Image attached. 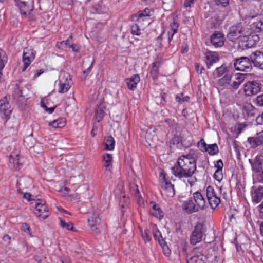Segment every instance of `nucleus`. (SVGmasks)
<instances>
[{"label":"nucleus","instance_id":"obj_1","mask_svg":"<svg viewBox=\"0 0 263 263\" xmlns=\"http://www.w3.org/2000/svg\"><path fill=\"white\" fill-rule=\"evenodd\" d=\"M195 159L191 154L181 156L177 163L172 167L173 174L177 177L189 178L192 177L196 171Z\"/></svg>","mask_w":263,"mask_h":263},{"label":"nucleus","instance_id":"obj_2","mask_svg":"<svg viewBox=\"0 0 263 263\" xmlns=\"http://www.w3.org/2000/svg\"><path fill=\"white\" fill-rule=\"evenodd\" d=\"M252 169L255 173H258L257 180L263 182V154L257 155L254 160H249Z\"/></svg>","mask_w":263,"mask_h":263},{"label":"nucleus","instance_id":"obj_3","mask_svg":"<svg viewBox=\"0 0 263 263\" xmlns=\"http://www.w3.org/2000/svg\"><path fill=\"white\" fill-rule=\"evenodd\" d=\"M250 57H241L234 60V66L237 71L249 72L252 68Z\"/></svg>","mask_w":263,"mask_h":263},{"label":"nucleus","instance_id":"obj_4","mask_svg":"<svg viewBox=\"0 0 263 263\" xmlns=\"http://www.w3.org/2000/svg\"><path fill=\"white\" fill-rule=\"evenodd\" d=\"M206 227L201 223L197 224L195 227L194 230L192 232L191 236L190 241L192 245H195L200 242L203 233L206 231Z\"/></svg>","mask_w":263,"mask_h":263},{"label":"nucleus","instance_id":"obj_5","mask_svg":"<svg viewBox=\"0 0 263 263\" xmlns=\"http://www.w3.org/2000/svg\"><path fill=\"white\" fill-rule=\"evenodd\" d=\"M247 28L244 27L241 23L232 26L229 28L227 37L229 40L233 41L241 36Z\"/></svg>","mask_w":263,"mask_h":263},{"label":"nucleus","instance_id":"obj_6","mask_svg":"<svg viewBox=\"0 0 263 263\" xmlns=\"http://www.w3.org/2000/svg\"><path fill=\"white\" fill-rule=\"evenodd\" d=\"M206 197L211 208L215 209L220 203V198L217 196L214 189L209 186L206 189Z\"/></svg>","mask_w":263,"mask_h":263},{"label":"nucleus","instance_id":"obj_7","mask_svg":"<svg viewBox=\"0 0 263 263\" xmlns=\"http://www.w3.org/2000/svg\"><path fill=\"white\" fill-rule=\"evenodd\" d=\"M34 51L29 48L24 49L23 54V62L24 66L22 69V71L24 72L29 66L31 62L33 61L35 58Z\"/></svg>","mask_w":263,"mask_h":263},{"label":"nucleus","instance_id":"obj_8","mask_svg":"<svg viewBox=\"0 0 263 263\" xmlns=\"http://www.w3.org/2000/svg\"><path fill=\"white\" fill-rule=\"evenodd\" d=\"M261 85L256 81H249L244 86V92L246 96H251L260 91Z\"/></svg>","mask_w":263,"mask_h":263},{"label":"nucleus","instance_id":"obj_9","mask_svg":"<svg viewBox=\"0 0 263 263\" xmlns=\"http://www.w3.org/2000/svg\"><path fill=\"white\" fill-rule=\"evenodd\" d=\"M19 157L20 152L18 150L13 151L9 156V166L15 171L20 170L22 166Z\"/></svg>","mask_w":263,"mask_h":263},{"label":"nucleus","instance_id":"obj_10","mask_svg":"<svg viewBox=\"0 0 263 263\" xmlns=\"http://www.w3.org/2000/svg\"><path fill=\"white\" fill-rule=\"evenodd\" d=\"M35 214L38 217L45 220L49 216V212L47 206L43 202H37L35 204Z\"/></svg>","mask_w":263,"mask_h":263},{"label":"nucleus","instance_id":"obj_11","mask_svg":"<svg viewBox=\"0 0 263 263\" xmlns=\"http://www.w3.org/2000/svg\"><path fill=\"white\" fill-rule=\"evenodd\" d=\"M161 175L163 176L161 187L164 190V193L167 197H173L175 195L174 185L166 180L165 174L162 173Z\"/></svg>","mask_w":263,"mask_h":263},{"label":"nucleus","instance_id":"obj_12","mask_svg":"<svg viewBox=\"0 0 263 263\" xmlns=\"http://www.w3.org/2000/svg\"><path fill=\"white\" fill-rule=\"evenodd\" d=\"M250 59L254 66L263 69V53L256 51L250 55Z\"/></svg>","mask_w":263,"mask_h":263},{"label":"nucleus","instance_id":"obj_13","mask_svg":"<svg viewBox=\"0 0 263 263\" xmlns=\"http://www.w3.org/2000/svg\"><path fill=\"white\" fill-rule=\"evenodd\" d=\"M245 79V75L241 73L236 74L235 77L233 79L231 77V82L230 83L229 88L233 90L237 89L240 85L243 82Z\"/></svg>","mask_w":263,"mask_h":263},{"label":"nucleus","instance_id":"obj_14","mask_svg":"<svg viewBox=\"0 0 263 263\" xmlns=\"http://www.w3.org/2000/svg\"><path fill=\"white\" fill-rule=\"evenodd\" d=\"M248 141L253 148L263 144V131L257 134L254 137H249Z\"/></svg>","mask_w":263,"mask_h":263},{"label":"nucleus","instance_id":"obj_15","mask_svg":"<svg viewBox=\"0 0 263 263\" xmlns=\"http://www.w3.org/2000/svg\"><path fill=\"white\" fill-rule=\"evenodd\" d=\"M131 20L133 22H137L141 27H145L151 24L149 18L143 17L140 14H135L132 16Z\"/></svg>","mask_w":263,"mask_h":263},{"label":"nucleus","instance_id":"obj_16","mask_svg":"<svg viewBox=\"0 0 263 263\" xmlns=\"http://www.w3.org/2000/svg\"><path fill=\"white\" fill-rule=\"evenodd\" d=\"M193 198L195 202V205L199 211L203 210L205 206V200L203 195L199 192H196L193 194Z\"/></svg>","mask_w":263,"mask_h":263},{"label":"nucleus","instance_id":"obj_17","mask_svg":"<svg viewBox=\"0 0 263 263\" xmlns=\"http://www.w3.org/2000/svg\"><path fill=\"white\" fill-rule=\"evenodd\" d=\"M211 42L215 47H221L224 44V38L222 33H214L211 37Z\"/></svg>","mask_w":263,"mask_h":263},{"label":"nucleus","instance_id":"obj_18","mask_svg":"<svg viewBox=\"0 0 263 263\" xmlns=\"http://www.w3.org/2000/svg\"><path fill=\"white\" fill-rule=\"evenodd\" d=\"M183 211L187 213H192L198 212L199 210L197 208L195 204L192 200L189 199L184 202L182 205Z\"/></svg>","mask_w":263,"mask_h":263},{"label":"nucleus","instance_id":"obj_19","mask_svg":"<svg viewBox=\"0 0 263 263\" xmlns=\"http://www.w3.org/2000/svg\"><path fill=\"white\" fill-rule=\"evenodd\" d=\"M103 160L105 162L104 166L105 167V173L107 175L110 176L111 173V168L112 167V157L109 154H106L103 156Z\"/></svg>","mask_w":263,"mask_h":263},{"label":"nucleus","instance_id":"obj_20","mask_svg":"<svg viewBox=\"0 0 263 263\" xmlns=\"http://www.w3.org/2000/svg\"><path fill=\"white\" fill-rule=\"evenodd\" d=\"M146 141L150 146H155L154 142L157 140L156 134L154 129L147 130L145 135Z\"/></svg>","mask_w":263,"mask_h":263},{"label":"nucleus","instance_id":"obj_21","mask_svg":"<svg viewBox=\"0 0 263 263\" xmlns=\"http://www.w3.org/2000/svg\"><path fill=\"white\" fill-rule=\"evenodd\" d=\"M230 82H231V74H226L218 79L217 85L220 87L228 88Z\"/></svg>","mask_w":263,"mask_h":263},{"label":"nucleus","instance_id":"obj_22","mask_svg":"<svg viewBox=\"0 0 263 263\" xmlns=\"http://www.w3.org/2000/svg\"><path fill=\"white\" fill-rule=\"evenodd\" d=\"M205 55L206 59V62L208 68H209L210 66L214 63L217 62L219 60L218 54L216 52L207 51Z\"/></svg>","mask_w":263,"mask_h":263},{"label":"nucleus","instance_id":"obj_23","mask_svg":"<svg viewBox=\"0 0 263 263\" xmlns=\"http://www.w3.org/2000/svg\"><path fill=\"white\" fill-rule=\"evenodd\" d=\"M60 192L62 193L63 196H69L74 199H79L81 194V190L80 189H77L76 192L72 194H70V189L66 187H62Z\"/></svg>","mask_w":263,"mask_h":263},{"label":"nucleus","instance_id":"obj_24","mask_svg":"<svg viewBox=\"0 0 263 263\" xmlns=\"http://www.w3.org/2000/svg\"><path fill=\"white\" fill-rule=\"evenodd\" d=\"M100 221L101 219L99 217V215L97 213H94L92 216L88 219V224L93 231L98 229L97 226L99 224Z\"/></svg>","mask_w":263,"mask_h":263},{"label":"nucleus","instance_id":"obj_25","mask_svg":"<svg viewBox=\"0 0 263 263\" xmlns=\"http://www.w3.org/2000/svg\"><path fill=\"white\" fill-rule=\"evenodd\" d=\"M140 81V77L138 74H135L130 79H126V82L128 87L130 90H134L137 86L138 83Z\"/></svg>","mask_w":263,"mask_h":263},{"label":"nucleus","instance_id":"obj_26","mask_svg":"<svg viewBox=\"0 0 263 263\" xmlns=\"http://www.w3.org/2000/svg\"><path fill=\"white\" fill-rule=\"evenodd\" d=\"M252 201L256 203L259 202L263 198V186H259L252 194Z\"/></svg>","mask_w":263,"mask_h":263},{"label":"nucleus","instance_id":"obj_27","mask_svg":"<svg viewBox=\"0 0 263 263\" xmlns=\"http://www.w3.org/2000/svg\"><path fill=\"white\" fill-rule=\"evenodd\" d=\"M105 107L103 104H100L96 109L95 111V120L98 122H100L104 117Z\"/></svg>","mask_w":263,"mask_h":263},{"label":"nucleus","instance_id":"obj_28","mask_svg":"<svg viewBox=\"0 0 263 263\" xmlns=\"http://www.w3.org/2000/svg\"><path fill=\"white\" fill-rule=\"evenodd\" d=\"M187 263H207V258L203 255L194 256L187 260Z\"/></svg>","mask_w":263,"mask_h":263},{"label":"nucleus","instance_id":"obj_29","mask_svg":"<svg viewBox=\"0 0 263 263\" xmlns=\"http://www.w3.org/2000/svg\"><path fill=\"white\" fill-rule=\"evenodd\" d=\"M7 62V57L5 52L0 48V82H1V77L2 75V70L5 67Z\"/></svg>","mask_w":263,"mask_h":263},{"label":"nucleus","instance_id":"obj_30","mask_svg":"<svg viewBox=\"0 0 263 263\" xmlns=\"http://www.w3.org/2000/svg\"><path fill=\"white\" fill-rule=\"evenodd\" d=\"M18 6L21 13L25 16L30 15L31 12L33 10L32 8H28L26 6V3L24 2H21L18 4Z\"/></svg>","mask_w":263,"mask_h":263},{"label":"nucleus","instance_id":"obj_31","mask_svg":"<svg viewBox=\"0 0 263 263\" xmlns=\"http://www.w3.org/2000/svg\"><path fill=\"white\" fill-rule=\"evenodd\" d=\"M9 105L8 103H4L0 105V112L6 117H8L11 114Z\"/></svg>","mask_w":263,"mask_h":263},{"label":"nucleus","instance_id":"obj_32","mask_svg":"<svg viewBox=\"0 0 263 263\" xmlns=\"http://www.w3.org/2000/svg\"><path fill=\"white\" fill-rule=\"evenodd\" d=\"M48 125L53 128H62L65 126V121L63 119H59L49 122Z\"/></svg>","mask_w":263,"mask_h":263},{"label":"nucleus","instance_id":"obj_33","mask_svg":"<svg viewBox=\"0 0 263 263\" xmlns=\"http://www.w3.org/2000/svg\"><path fill=\"white\" fill-rule=\"evenodd\" d=\"M59 219L60 221V226L63 228H66L68 230L75 231L73 224L71 222H66L65 219L61 217L59 218Z\"/></svg>","mask_w":263,"mask_h":263},{"label":"nucleus","instance_id":"obj_34","mask_svg":"<svg viewBox=\"0 0 263 263\" xmlns=\"http://www.w3.org/2000/svg\"><path fill=\"white\" fill-rule=\"evenodd\" d=\"M204 151L208 152L210 155H215L218 154L219 149L216 144H213L208 145Z\"/></svg>","mask_w":263,"mask_h":263},{"label":"nucleus","instance_id":"obj_35","mask_svg":"<svg viewBox=\"0 0 263 263\" xmlns=\"http://www.w3.org/2000/svg\"><path fill=\"white\" fill-rule=\"evenodd\" d=\"M115 140L111 136L107 137L105 145V149L108 150H112L114 148L115 146Z\"/></svg>","mask_w":263,"mask_h":263},{"label":"nucleus","instance_id":"obj_36","mask_svg":"<svg viewBox=\"0 0 263 263\" xmlns=\"http://www.w3.org/2000/svg\"><path fill=\"white\" fill-rule=\"evenodd\" d=\"M70 87V86L68 84L62 83L61 80H59V93H62L66 92L69 89Z\"/></svg>","mask_w":263,"mask_h":263},{"label":"nucleus","instance_id":"obj_37","mask_svg":"<svg viewBox=\"0 0 263 263\" xmlns=\"http://www.w3.org/2000/svg\"><path fill=\"white\" fill-rule=\"evenodd\" d=\"M129 189L132 195L137 197H140L139 189L137 184L135 183L130 184Z\"/></svg>","mask_w":263,"mask_h":263},{"label":"nucleus","instance_id":"obj_38","mask_svg":"<svg viewBox=\"0 0 263 263\" xmlns=\"http://www.w3.org/2000/svg\"><path fill=\"white\" fill-rule=\"evenodd\" d=\"M252 28L255 29V31L257 32L262 31H263V20L259 21L254 23L252 24Z\"/></svg>","mask_w":263,"mask_h":263},{"label":"nucleus","instance_id":"obj_39","mask_svg":"<svg viewBox=\"0 0 263 263\" xmlns=\"http://www.w3.org/2000/svg\"><path fill=\"white\" fill-rule=\"evenodd\" d=\"M251 30L249 28H247L246 29V31H245L242 34L243 36L241 35V36L240 37H241L242 41L248 42L249 40H250V39L251 37Z\"/></svg>","mask_w":263,"mask_h":263},{"label":"nucleus","instance_id":"obj_40","mask_svg":"<svg viewBox=\"0 0 263 263\" xmlns=\"http://www.w3.org/2000/svg\"><path fill=\"white\" fill-rule=\"evenodd\" d=\"M160 65V63L159 62H155L153 63L152 69L151 70V74L153 75V77H155L157 76V72L158 71L159 67Z\"/></svg>","mask_w":263,"mask_h":263},{"label":"nucleus","instance_id":"obj_41","mask_svg":"<svg viewBox=\"0 0 263 263\" xmlns=\"http://www.w3.org/2000/svg\"><path fill=\"white\" fill-rule=\"evenodd\" d=\"M140 26L136 23L133 24L131 27V32L133 35H139L140 34Z\"/></svg>","mask_w":263,"mask_h":263},{"label":"nucleus","instance_id":"obj_42","mask_svg":"<svg viewBox=\"0 0 263 263\" xmlns=\"http://www.w3.org/2000/svg\"><path fill=\"white\" fill-rule=\"evenodd\" d=\"M216 71L218 76H222L228 71V68L226 66L222 65L216 68Z\"/></svg>","mask_w":263,"mask_h":263},{"label":"nucleus","instance_id":"obj_43","mask_svg":"<svg viewBox=\"0 0 263 263\" xmlns=\"http://www.w3.org/2000/svg\"><path fill=\"white\" fill-rule=\"evenodd\" d=\"M214 178L220 181L223 178V174L221 170H216L213 175Z\"/></svg>","mask_w":263,"mask_h":263},{"label":"nucleus","instance_id":"obj_44","mask_svg":"<svg viewBox=\"0 0 263 263\" xmlns=\"http://www.w3.org/2000/svg\"><path fill=\"white\" fill-rule=\"evenodd\" d=\"M33 148L34 151L37 154L42 153L44 151V146L41 143L35 144Z\"/></svg>","mask_w":263,"mask_h":263},{"label":"nucleus","instance_id":"obj_45","mask_svg":"<svg viewBox=\"0 0 263 263\" xmlns=\"http://www.w3.org/2000/svg\"><path fill=\"white\" fill-rule=\"evenodd\" d=\"M142 237L145 241H149L151 239V233L148 230H145L142 233Z\"/></svg>","mask_w":263,"mask_h":263},{"label":"nucleus","instance_id":"obj_46","mask_svg":"<svg viewBox=\"0 0 263 263\" xmlns=\"http://www.w3.org/2000/svg\"><path fill=\"white\" fill-rule=\"evenodd\" d=\"M178 28V25L175 22H174L171 25V30L172 31V34H171V37H173V35L177 32Z\"/></svg>","mask_w":263,"mask_h":263},{"label":"nucleus","instance_id":"obj_47","mask_svg":"<svg viewBox=\"0 0 263 263\" xmlns=\"http://www.w3.org/2000/svg\"><path fill=\"white\" fill-rule=\"evenodd\" d=\"M150 10L148 8L145 9L143 11H140L137 14H140L143 17H146V18H149Z\"/></svg>","mask_w":263,"mask_h":263},{"label":"nucleus","instance_id":"obj_48","mask_svg":"<svg viewBox=\"0 0 263 263\" xmlns=\"http://www.w3.org/2000/svg\"><path fill=\"white\" fill-rule=\"evenodd\" d=\"M62 43H64L66 47L69 48L73 44L72 36L70 35L65 41L61 43V44Z\"/></svg>","mask_w":263,"mask_h":263},{"label":"nucleus","instance_id":"obj_49","mask_svg":"<svg viewBox=\"0 0 263 263\" xmlns=\"http://www.w3.org/2000/svg\"><path fill=\"white\" fill-rule=\"evenodd\" d=\"M198 146L200 147L201 151H204L205 150H206L207 145L203 139L200 140L198 142Z\"/></svg>","mask_w":263,"mask_h":263},{"label":"nucleus","instance_id":"obj_50","mask_svg":"<svg viewBox=\"0 0 263 263\" xmlns=\"http://www.w3.org/2000/svg\"><path fill=\"white\" fill-rule=\"evenodd\" d=\"M247 125L245 123H241V124H238L236 126V128L238 130V133L240 134L241 133V132L243 130L244 128L247 127Z\"/></svg>","mask_w":263,"mask_h":263},{"label":"nucleus","instance_id":"obj_51","mask_svg":"<svg viewBox=\"0 0 263 263\" xmlns=\"http://www.w3.org/2000/svg\"><path fill=\"white\" fill-rule=\"evenodd\" d=\"M215 166L217 168V170L222 171L223 166L222 161L221 160H218V161H217L216 163L215 164Z\"/></svg>","mask_w":263,"mask_h":263},{"label":"nucleus","instance_id":"obj_52","mask_svg":"<svg viewBox=\"0 0 263 263\" xmlns=\"http://www.w3.org/2000/svg\"><path fill=\"white\" fill-rule=\"evenodd\" d=\"M42 106L45 109L46 111H48L49 114H51L54 111V109L56 108V106H54L53 107L48 108L47 106L42 102Z\"/></svg>","mask_w":263,"mask_h":263},{"label":"nucleus","instance_id":"obj_53","mask_svg":"<svg viewBox=\"0 0 263 263\" xmlns=\"http://www.w3.org/2000/svg\"><path fill=\"white\" fill-rule=\"evenodd\" d=\"M256 101L259 106H263V94L257 97Z\"/></svg>","mask_w":263,"mask_h":263},{"label":"nucleus","instance_id":"obj_54","mask_svg":"<svg viewBox=\"0 0 263 263\" xmlns=\"http://www.w3.org/2000/svg\"><path fill=\"white\" fill-rule=\"evenodd\" d=\"M256 121L258 124L263 125V112L257 117Z\"/></svg>","mask_w":263,"mask_h":263},{"label":"nucleus","instance_id":"obj_55","mask_svg":"<svg viewBox=\"0 0 263 263\" xmlns=\"http://www.w3.org/2000/svg\"><path fill=\"white\" fill-rule=\"evenodd\" d=\"M158 242L161 247H164L166 245V243L165 240L161 235H160L159 237L158 238Z\"/></svg>","mask_w":263,"mask_h":263},{"label":"nucleus","instance_id":"obj_56","mask_svg":"<svg viewBox=\"0 0 263 263\" xmlns=\"http://www.w3.org/2000/svg\"><path fill=\"white\" fill-rule=\"evenodd\" d=\"M21 228L22 230H23L24 232H29L30 231V228L29 226L26 223L22 224Z\"/></svg>","mask_w":263,"mask_h":263},{"label":"nucleus","instance_id":"obj_57","mask_svg":"<svg viewBox=\"0 0 263 263\" xmlns=\"http://www.w3.org/2000/svg\"><path fill=\"white\" fill-rule=\"evenodd\" d=\"M194 3V0H185L184 6L185 7H190Z\"/></svg>","mask_w":263,"mask_h":263},{"label":"nucleus","instance_id":"obj_58","mask_svg":"<svg viewBox=\"0 0 263 263\" xmlns=\"http://www.w3.org/2000/svg\"><path fill=\"white\" fill-rule=\"evenodd\" d=\"M163 248V251L164 254L167 256H168L171 254V250L170 248Z\"/></svg>","mask_w":263,"mask_h":263},{"label":"nucleus","instance_id":"obj_59","mask_svg":"<svg viewBox=\"0 0 263 263\" xmlns=\"http://www.w3.org/2000/svg\"><path fill=\"white\" fill-rule=\"evenodd\" d=\"M182 96H183V93H182L177 95L176 97V99L177 101H178V102H179L180 103H183Z\"/></svg>","mask_w":263,"mask_h":263},{"label":"nucleus","instance_id":"obj_60","mask_svg":"<svg viewBox=\"0 0 263 263\" xmlns=\"http://www.w3.org/2000/svg\"><path fill=\"white\" fill-rule=\"evenodd\" d=\"M31 194L29 193H26L23 194V197L25 199H27L28 201L32 200V199H31Z\"/></svg>","mask_w":263,"mask_h":263},{"label":"nucleus","instance_id":"obj_61","mask_svg":"<svg viewBox=\"0 0 263 263\" xmlns=\"http://www.w3.org/2000/svg\"><path fill=\"white\" fill-rule=\"evenodd\" d=\"M216 2L219 4H221L223 6H226L228 4V0H216Z\"/></svg>","mask_w":263,"mask_h":263},{"label":"nucleus","instance_id":"obj_62","mask_svg":"<svg viewBox=\"0 0 263 263\" xmlns=\"http://www.w3.org/2000/svg\"><path fill=\"white\" fill-rule=\"evenodd\" d=\"M195 67L197 72H200V73H202V70L204 69L202 67H200V65L198 63L195 64Z\"/></svg>","mask_w":263,"mask_h":263},{"label":"nucleus","instance_id":"obj_63","mask_svg":"<svg viewBox=\"0 0 263 263\" xmlns=\"http://www.w3.org/2000/svg\"><path fill=\"white\" fill-rule=\"evenodd\" d=\"M174 143H179L181 141V138L179 136H175L172 139Z\"/></svg>","mask_w":263,"mask_h":263},{"label":"nucleus","instance_id":"obj_64","mask_svg":"<svg viewBox=\"0 0 263 263\" xmlns=\"http://www.w3.org/2000/svg\"><path fill=\"white\" fill-rule=\"evenodd\" d=\"M69 48H71L74 52H79V48L76 44H73Z\"/></svg>","mask_w":263,"mask_h":263}]
</instances>
